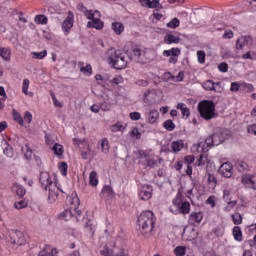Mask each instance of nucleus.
Segmentation results:
<instances>
[{"label": "nucleus", "mask_w": 256, "mask_h": 256, "mask_svg": "<svg viewBox=\"0 0 256 256\" xmlns=\"http://www.w3.org/2000/svg\"><path fill=\"white\" fill-rule=\"evenodd\" d=\"M229 137V132L227 130H219L218 132L212 134L203 142L193 144L191 151L192 153H207L211 147H217L221 145Z\"/></svg>", "instance_id": "1"}, {"label": "nucleus", "mask_w": 256, "mask_h": 256, "mask_svg": "<svg viewBox=\"0 0 256 256\" xmlns=\"http://www.w3.org/2000/svg\"><path fill=\"white\" fill-rule=\"evenodd\" d=\"M157 221V217H155V213L150 210L143 211L137 220L138 227L142 235L145 237H151V233H153V229H155V223Z\"/></svg>", "instance_id": "2"}, {"label": "nucleus", "mask_w": 256, "mask_h": 256, "mask_svg": "<svg viewBox=\"0 0 256 256\" xmlns=\"http://www.w3.org/2000/svg\"><path fill=\"white\" fill-rule=\"evenodd\" d=\"M67 200L71 207L70 209H66L62 213H60L58 215V219H62L63 221H69L71 217H76L77 221H79V217H81L82 213L79 209V205L81 204L79 197H68Z\"/></svg>", "instance_id": "3"}, {"label": "nucleus", "mask_w": 256, "mask_h": 256, "mask_svg": "<svg viewBox=\"0 0 256 256\" xmlns=\"http://www.w3.org/2000/svg\"><path fill=\"white\" fill-rule=\"evenodd\" d=\"M107 61L109 65H112L114 69H125L127 67V60H125V54L121 53V50L111 48L107 52Z\"/></svg>", "instance_id": "4"}, {"label": "nucleus", "mask_w": 256, "mask_h": 256, "mask_svg": "<svg viewBox=\"0 0 256 256\" xmlns=\"http://www.w3.org/2000/svg\"><path fill=\"white\" fill-rule=\"evenodd\" d=\"M198 112L200 113V117H202V119H205V121H211V119L217 117V113H215V102L211 100L199 102Z\"/></svg>", "instance_id": "5"}, {"label": "nucleus", "mask_w": 256, "mask_h": 256, "mask_svg": "<svg viewBox=\"0 0 256 256\" xmlns=\"http://www.w3.org/2000/svg\"><path fill=\"white\" fill-rule=\"evenodd\" d=\"M163 57H169L168 63L172 65H177L179 61V55H181L180 48H171L169 50H164L162 53Z\"/></svg>", "instance_id": "6"}, {"label": "nucleus", "mask_w": 256, "mask_h": 256, "mask_svg": "<svg viewBox=\"0 0 256 256\" xmlns=\"http://www.w3.org/2000/svg\"><path fill=\"white\" fill-rule=\"evenodd\" d=\"M94 15H96V17L87 23V27L88 29H97L98 31H101L104 27V23L101 21V12H99V10H95Z\"/></svg>", "instance_id": "7"}, {"label": "nucleus", "mask_w": 256, "mask_h": 256, "mask_svg": "<svg viewBox=\"0 0 256 256\" xmlns=\"http://www.w3.org/2000/svg\"><path fill=\"white\" fill-rule=\"evenodd\" d=\"M138 197L141 201H149L153 197V186L144 185L138 191Z\"/></svg>", "instance_id": "8"}, {"label": "nucleus", "mask_w": 256, "mask_h": 256, "mask_svg": "<svg viewBox=\"0 0 256 256\" xmlns=\"http://www.w3.org/2000/svg\"><path fill=\"white\" fill-rule=\"evenodd\" d=\"M39 182L42 189H45V191H48V189L53 187V180H51V176L48 174V172L40 173Z\"/></svg>", "instance_id": "9"}, {"label": "nucleus", "mask_w": 256, "mask_h": 256, "mask_svg": "<svg viewBox=\"0 0 256 256\" xmlns=\"http://www.w3.org/2000/svg\"><path fill=\"white\" fill-rule=\"evenodd\" d=\"M220 175H223L226 179H229L233 176V164L231 162H225L219 167Z\"/></svg>", "instance_id": "10"}, {"label": "nucleus", "mask_w": 256, "mask_h": 256, "mask_svg": "<svg viewBox=\"0 0 256 256\" xmlns=\"http://www.w3.org/2000/svg\"><path fill=\"white\" fill-rule=\"evenodd\" d=\"M100 197L105 199V201L113 200L115 198V191H113V187L110 185H104Z\"/></svg>", "instance_id": "11"}, {"label": "nucleus", "mask_w": 256, "mask_h": 256, "mask_svg": "<svg viewBox=\"0 0 256 256\" xmlns=\"http://www.w3.org/2000/svg\"><path fill=\"white\" fill-rule=\"evenodd\" d=\"M73 13L69 12L68 16L65 18V20L62 23V29L64 31L65 35H69L71 32V29H73Z\"/></svg>", "instance_id": "12"}, {"label": "nucleus", "mask_w": 256, "mask_h": 256, "mask_svg": "<svg viewBox=\"0 0 256 256\" xmlns=\"http://www.w3.org/2000/svg\"><path fill=\"white\" fill-rule=\"evenodd\" d=\"M247 45H253V38L251 36H242L236 41V49L241 50Z\"/></svg>", "instance_id": "13"}, {"label": "nucleus", "mask_w": 256, "mask_h": 256, "mask_svg": "<svg viewBox=\"0 0 256 256\" xmlns=\"http://www.w3.org/2000/svg\"><path fill=\"white\" fill-rule=\"evenodd\" d=\"M203 221V213L201 212H192L189 215L188 223L189 225H195L196 223H201Z\"/></svg>", "instance_id": "14"}, {"label": "nucleus", "mask_w": 256, "mask_h": 256, "mask_svg": "<svg viewBox=\"0 0 256 256\" xmlns=\"http://www.w3.org/2000/svg\"><path fill=\"white\" fill-rule=\"evenodd\" d=\"M191 211V204L187 201H184L182 204L178 206L176 209L175 214L180 213L181 215H187Z\"/></svg>", "instance_id": "15"}, {"label": "nucleus", "mask_w": 256, "mask_h": 256, "mask_svg": "<svg viewBox=\"0 0 256 256\" xmlns=\"http://www.w3.org/2000/svg\"><path fill=\"white\" fill-rule=\"evenodd\" d=\"M164 43L166 45H173V43L174 44L181 43V38L173 34H166V36L164 37Z\"/></svg>", "instance_id": "16"}, {"label": "nucleus", "mask_w": 256, "mask_h": 256, "mask_svg": "<svg viewBox=\"0 0 256 256\" xmlns=\"http://www.w3.org/2000/svg\"><path fill=\"white\" fill-rule=\"evenodd\" d=\"M242 183L247 189H254V191H256V182L251 178V176H244L242 178Z\"/></svg>", "instance_id": "17"}, {"label": "nucleus", "mask_w": 256, "mask_h": 256, "mask_svg": "<svg viewBox=\"0 0 256 256\" xmlns=\"http://www.w3.org/2000/svg\"><path fill=\"white\" fill-rule=\"evenodd\" d=\"M171 149L174 153H179V151L185 149V143H183V140L173 141L171 143Z\"/></svg>", "instance_id": "18"}, {"label": "nucleus", "mask_w": 256, "mask_h": 256, "mask_svg": "<svg viewBox=\"0 0 256 256\" xmlns=\"http://www.w3.org/2000/svg\"><path fill=\"white\" fill-rule=\"evenodd\" d=\"M111 29L114 31L116 35H121L123 31H125V25L121 22H113L111 24Z\"/></svg>", "instance_id": "19"}, {"label": "nucleus", "mask_w": 256, "mask_h": 256, "mask_svg": "<svg viewBox=\"0 0 256 256\" xmlns=\"http://www.w3.org/2000/svg\"><path fill=\"white\" fill-rule=\"evenodd\" d=\"M159 119V112L157 110H151L148 114H147V120L148 123H157V120Z\"/></svg>", "instance_id": "20"}, {"label": "nucleus", "mask_w": 256, "mask_h": 256, "mask_svg": "<svg viewBox=\"0 0 256 256\" xmlns=\"http://www.w3.org/2000/svg\"><path fill=\"white\" fill-rule=\"evenodd\" d=\"M0 57H2L4 61H11V49L0 47Z\"/></svg>", "instance_id": "21"}, {"label": "nucleus", "mask_w": 256, "mask_h": 256, "mask_svg": "<svg viewBox=\"0 0 256 256\" xmlns=\"http://www.w3.org/2000/svg\"><path fill=\"white\" fill-rule=\"evenodd\" d=\"M232 235L235 241H243V232L241 231V227L235 226L232 230Z\"/></svg>", "instance_id": "22"}, {"label": "nucleus", "mask_w": 256, "mask_h": 256, "mask_svg": "<svg viewBox=\"0 0 256 256\" xmlns=\"http://www.w3.org/2000/svg\"><path fill=\"white\" fill-rule=\"evenodd\" d=\"M22 151L24 153V157L27 159V161H31L33 159V150L31 147H29V144H25L22 147Z\"/></svg>", "instance_id": "23"}, {"label": "nucleus", "mask_w": 256, "mask_h": 256, "mask_svg": "<svg viewBox=\"0 0 256 256\" xmlns=\"http://www.w3.org/2000/svg\"><path fill=\"white\" fill-rule=\"evenodd\" d=\"M177 109H179L181 111L182 117H186V119H188L189 115H191V112H190L189 108H187L185 103H178Z\"/></svg>", "instance_id": "24"}, {"label": "nucleus", "mask_w": 256, "mask_h": 256, "mask_svg": "<svg viewBox=\"0 0 256 256\" xmlns=\"http://www.w3.org/2000/svg\"><path fill=\"white\" fill-rule=\"evenodd\" d=\"M207 183L210 189H215L217 187V177L211 173H207Z\"/></svg>", "instance_id": "25"}, {"label": "nucleus", "mask_w": 256, "mask_h": 256, "mask_svg": "<svg viewBox=\"0 0 256 256\" xmlns=\"http://www.w3.org/2000/svg\"><path fill=\"white\" fill-rule=\"evenodd\" d=\"M89 185H91V187H97V185H99V179L97 178V172L96 171H92L89 175Z\"/></svg>", "instance_id": "26"}, {"label": "nucleus", "mask_w": 256, "mask_h": 256, "mask_svg": "<svg viewBox=\"0 0 256 256\" xmlns=\"http://www.w3.org/2000/svg\"><path fill=\"white\" fill-rule=\"evenodd\" d=\"M183 193H181V191H179L175 198L173 199L172 203L174 205V207L177 209L179 208V206L183 203Z\"/></svg>", "instance_id": "27"}, {"label": "nucleus", "mask_w": 256, "mask_h": 256, "mask_svg": "<svg viewBox=\"0 0 256 256\" xmlns=\"http://www.w3.org/2000/svg\"><path fill=\"white\" fill-rule=\"evenodd\" d=\"M52 151L54 152V154L57 155V157H61L64 153L63 145H61L59 143H55L52 147Z\"/></svg>", "instance_id": "28"}, {"label": "nucleus", "mask_w": 256, "mask_h": 256, "mask_svg": "<svg viewBox=\"0 0 256 256\" xmlns=\"http://www.w3.org/2000/svg\"><path fill=\"white\" fill-rule=\"evenodd\" d=\"M48 191H49L48 202L54 203L55 201H57V197H59V194H57V192H55V190H53V187L48 188Z\"/></svg>", "instance_id": "29"}, {"label": "nucleus", "mask_w": 256, "mask_h": 256, "mask_svg": "<svg viewBox=\"0 0 256 256\" xmlns=\"http://www.w3.org/2000/svg\"><path fill=\"white\" fill-rule=\"evenodd\" d=\"M205 91H215V83L212 80H207L202 85Z\"/></svg>", "instance_id": "30"}, {"label": "nucleus", "mask_w": 256, "mask_h": 256, "mask_svg": "<svg viewBox=\"0 0 256 256\" xmlns=\"http://www.w3.org/2000/svg\"><path fill=\"white\" fill-rule=\"evenodd\" d=\"M236 168L240 172L247 171L249 169V164H247V162L245 161H238L236 163Z\"/></svg>", "instance_id": "31"}, {"label": "nucleus", "mask_w": 256, "mask_h": 256, "mask_svg": "<svg viewBox=\"0 0 256 256\" xmlns=\"http://www.w3.org/2000/svg\"><path fill=\"white\" fill-rule=\"evenodd\" d=\"M59 171L63 177H67V169H69V165H67V162H61L58 165Z\"/></svg>", "instance_id": "32"}, {"label": "nucleus", "mask_w": 256, "mask_h": 256, "mask_svg": "<svg viewBox=\"0 0 256 256\" xmlns=\"http://www.w3.org/2000/svg\"><path fill=\"white\" fill-rule=\"evenodd\" d=\"M80 71L88 77H90V75H93V67L91 66V64H87L86 67L80 68Z\"/></svg>", "instance_id": "33"}, {"label": "nucleus", "mask_w": 256, "mask_h": 256, "mask_svg": "<svg viewBox=\"0 0 256 256\" xmlns=\"http://www.w3.org/2000/svg\"><path fill=\"white\" fill-rule=\"evenodd\" d=\"M47 21H48V19H47V16H45V15H37L36 17H35V23H37L38 25H47Z\"/></svg>", "instance_id": "34"}, {"label": "nucleus", "mask_w": 256, "mask_h": 256, "mask_svg": "<svg viewBox=\"0 0 256 256\" xmlns=\"http://www.w3.org/2000/svg\"><path fill=\"white\" fill-rule=\"evenodd\" d=\"M163 127L166 131H173L175 129V123H173V120L169 119L163 123Z\"/></svg>", "instance_id": "35"}, {"label": "nucleus", "mask_w": 256, "mask_h": 256, "mask_svg": "<svg viewBox=\"0 0 256 256\" xmlns=\"http://www.w3.org/2000/svg\"><path fill=\"white\" fill-rule=\"evenodd\" d=\"M101 151L105 154L109 153V140H107V138H104L101 141Z\"/></svg>", "instance_id": "36"}, {"label": "nucleus", "mask_w": 256, "mask_h": 256, "mask_svg": "<svg viewBox=\"0 0 256 256\" xmlns=\"http://www.w3.org/2000/svg\"><path fill=\"white\" fill-rule=\"evenodd\" d=\"M5 145H6V147L4 148V155L6 156V157H13V147L11 146V145H9L8 143H7V141H5Z\"/></svg>", "instance_id": "37"}, {"label": "nucleus", "mask_w": 256, "mask_h": 256, "mask_svg": "<svg viewBox=\"0 0 256 256\" xmlns=\"http://www.w3.org/2000/svg\"><path fill=\"white\" fill-rule=\"evenodd\" d=\"M132 53L136 59H143V55H145V52L141 48H134Z\"/></svg>", "instance_id": "38"}, {"label": "nucleus", "mask_w": 256, "mask_h": 256, "mask_svg": "<svg viewBox=\"0 0 256 256\" xmlns=\"http://www.w3.org/2000/svg\"><path fill=\"white\" fill-rule=\"evenodd\" d=\"M145 160L147 162V167H155V165H157V161H155V159L151 158V156L144 154Z\"/></svg>", "instance_id": "39"}, {"label": "nucleus", "mask_w": 256, "mask_h": 256, "mask_svg": "<svg viewBox=\"0 0 256 256\" xmlns=\"http://www.w3.org/2000/svg\"><path fill=\"white\" fill-rule=\"evenodd\" d=\"M34 59H45L47 57V50L41 52H32Z\"/></svg>", "instance_id": "40"}, {"label": "nucleus", "mask_w": 256, "mask_h": 256, "mask_svg": "<svg viewBox=\"0 0 256 256\" xmlns=\"http://www.w3.org/2000/svg\"><path fill=\"white\" fill-rule=\"evenodd\" d=\"M180 22L177 18H173L170 22L167 23V27L170 29H177L179 27Z\"/></svg>", "instance_id": "41"}, {"label": "nucleus", "mask_w": 256, "mask_h": 256, "mask_svg": "<svg viewBox=\"0 0 256 256\" xmlns=\"http://www.w3.org/2000/svg\"><path fill=\"white\" fill-rule=\"evenodd\" d=\"M123 129H125V126H123V124H121V122H118L111 126V131L113 133H117V131H123Z\"/></svg>", "instance_id": "42"}, {"label": "nucleus", "mask_w": 256, "mask_h": 256, "mask_svg": "<svg viewBox=\"0 0 256 256\" xmlns=\"http://www.w3.org/2000/svg\"><path fill=\"white\" fill-rule=\"evenodd\" d=\"M234 225H241L243 223V216L241 214L232 215Z\"/></svg>", "instance_id": "43"}, {"label": "nucleus", "mask_w": 256, "mask_h": 256, "mask_svg": "<svg viewBox=\"0 0 256 256\" xmlns=\"http://www.w3.org/2000/svg\"><path fill=\"white\" fill-rule=\"evenodd\" d=\"M51 246L46 245L43 250L38 253V256H51Z\"/></svg>", "instance_id": "44"}, {"label": "nucleus", "mask_w": 256, "mask_h": 256, "mask_svg": "<svg viewBox=\"0 0 256 256\" xmlns=\"http://www.w3.org/2000/svg\"><path fill=\"white\" fill-rule=\"evenodd\" d=\"M22 93L29 95V79L27 78L23 80Z\"/></svg>", "instance_id": "45"}, {"label": "nucleus", "mask_w": 256, "mask_h": 256, "mask_svg": "<svg viewBox=\"0 0 256 256\" xmlns=\"http://www.w3.org/2000/svg\"><path fill=\"white\" fill-rule=\"evenodd\" d=\"M28 203L25 200H20L14 203L15 209H25L27 207Z\"/></svg>", "instance_id": "46"}, {"label": "nucleus", "mask_w": 256, "mask_h": 256, "mask_svg": "<svg viewBox=\"0 0 256 256\" xmlns=\"http://www.w3.org/2000/svg\"><path fill=\"white\" fill-rule=\"evenodd\" d=\"M205 163H207V156H205L204 154H201L199 159L196 161V165L198 167H203Z\"/></svg>", "instance_id": "47"}, {"label": "nucleus", "mask_w": 256, "mask_h": 256, "mask_svg": "<svg viewBox=\"0 0 256 256\" xmlns=\"http://www.w3.org/2000/svg\"><path fill=\"white\" fill-rule=\"evenodd\" d=\"M227 205L226 207H224V211H231V209H233L235 207V205H237V200H229L226 201Z\"/></svg>", "instance_id": "48"}, {"label": "nucleus", "mask_w": 256, "mask_h": 256, "mask_svg": "<svg viewBox=\"0 0 256 256\" xmlns=\"http://www.w3.org/2000/svg\"><path fill=\"white\" fill-rule=\"evenodd\" d=\"M174 253L176 256H184L186 251H185V247L183 246H178L174 249Z\"/></svg>", "instance_id": "49"}, {"label": "nucleus", "mask_w": 256, "mask_h": 256, "mask_svg": "<svg viewBox=\"0 0 256 256\" xmlns=\"http://www.w3.org/2000/svg\"><path fill=\"white\" fill-rule=\"evenodd\" d=\"M197 57H198V63L203 65V63H205V51L199 50L197 52Z\"/></svg>", "instance_id": "50"}, {"label": "nucleus", "mask_w": 256, "mask_h": 256, "mask_svg": "<svg viewBox=\"0 0 256 256\" xmlns=\"http://www.w3.org/2000/svg\"><path fill=\"white\" fill-rule=\"evenodd\" d=\"M218 69L221 71V73H227V71H229V65L225 62H222L218 65Z\"/></svg>", "instance_id": "51"}, {"label": "nucleus", "mask_w": 256, "mask_h": 256, "mask_svg": "<svg viewBox=\"0 0 256 256\" xmlns=\"http://www.w3.org/2000/svg\"><path fill=\"white\" fill-rule=\"evenodd\" d=\"M27 193V190L23 186H18L16 189V194L18 197H25V194Z\"/></svg>", "instance_id": "52"}, {"label": "nucleus", "mask_w": 256, "mask_h": 256, "mask_svg": "<svg viewBox=\"0 0 256 256\" xmlns=\"http://www.w3.org/2000/svg\"><path fill=\"white\" fill-rule=\"evenodd\" d=\"M99 107L102 111H111V104L107 103L106 101L100 103Z\"/></svg>", "instance_id": "53"}, {"label": "nucleus", "mask_w": 256, "mask_h": 256, "mask_svg": "<svg viewBox=\"0 0 256 256\" xmlns=\"http://www.w3.org/2000/svg\"><path fill=\"white\" fill-rule=\"evenodd\" d=\"M195 162V156L193 155H188L184 157V163L185 165H191L192 163Z\"/></svg>", "instance_id": "54"}, {"label": "nucleus", "mask_w": 256, "mask_h": 256, "mask_svg": "<svg viewBox=\"0 0 256 256\" xmlns=\"http://www.w3.org/2000/svg\"><path fill=\"white\" fill-rule=\"evenodd\" d=\"M84 15L86 18H88L90 21H92L93 19H95V17H97V15H95V11L93 12L92 10H87L84 12Z\"/></svg>", "instance_id": "55"}, {"label": "nucleus", "mask_w": 256, "mask_h": 256, "mask_svg": "<svg viewBox=\"0 0 256 256\" xmlns=\"http://www.w3.org/2000/svg\"><path fill=\"white\" fill-rule=\"evenodd\" d=\"M223 199L224 201H231V190L229 189L223 190Z\"/></svg>", "instance_id": "56"}, {"label": "nucleus", "mask_w": 256, "mask_h": 256, "mask_svg": "<svg viewBox=\"0 0 256 256\" xmlns=\"http://www.w3.org/2000/svg\"><path fill=\"white\" fill-rule=\"evenodd\" d=\"M130 119L132 121H139V119H141V113H139V112L130 113Z\"/></svg>", "instance_id": "57"}, {"label": "nucleus", "mask_w": 256, "mask_h": 256, "mask_svg": "<svg viewBox=\"0 0 256 256\" xmlns=\"http://www.w3.org/2000/svg\"><path fill=\"white\" fill-rule=\"evenodd\" d=\"M112 85H121L123 83V77L117 76L111 80Z\"/></svg>", "instance_id": "58"}, {"label": "nucleus", "mask_w": 256, "mask_h": 256, "mask_svg": "<svg viewBox=\"0 0 256 256\" xmlns=\"http://www.w3.org/2000/svg\"><path fill=\"white\" fill-rule=\"evenodd\" d=\"M160 0H150V5H149V9H157V7H159V5H161L159 3Z\"/></svg>", "instance_id": "59"}, {"label": "nucleus", "mask_w": 256, "mask_h": 256, "mask_svg": "<svg viewBox=\"0 0 256 256\" xmlns=\"http://www.w3.org/2000/svg\"><path fill=\"white\" fill-rule=\"evenodd\" d=\"M24 121H26L27 123H31V121H33V114L27 111L24 116Z\"/></svg>", "instance_id": "60"}, {"label": "nucleus", "mask_w": 256, "mask_h": 256, "mask_svg": "<svg viewBox=\"0 0 256 256\" xmlns=\"http://www.w3.org/2000/svg\"><path fill=\"white\" fill-rule=\"evenodd\" d=\"M247 133H251L252 135H256V124H252L248 126Z\"/></svg>", "instance_id": "61"}, {"label": "nucleus", "mask_w": 256, "mask_h": 256, "mask_svg": "<svg viewBox=\"0 0 256 256\" xmlns=\"http://www.w3.org/2000/svg\"><path fill=\"white\" fill-rule=\"evenodd\" d=\"M131 135H133L134 137H136V139H141V132H139L138 128H134L131 131Z\"/></svg>", "instance_id": "62"}, {"label": "nucleus", "mask_w": 256, "mask_h": 256, "mask_svg": "<svg viewBox=\"0 0 256 256\" xmlns=\"http://www.w3.org/2000/svg\"><path fill=\"white\" fill-rule=\"evenodd\" d=\"M14 121L18 123L19 125L23 126L24 120L19 114H15Z\"/></svg>", "instance_id": "63"}, {"label": "nucleus", "mask_w": 256, "mask_h": 256, "mask_svg": "<svg viewBox=\"0 0 256 256\" xmlns=\"http://www.w3.org/2000/svg\"><path fill=\"white\" fill-rule=\"evenodd\" d=\"M239 83H237V82H233L232 84H231V88H230V91H233L234 93H236V91H239Z\"/></svg>", "instance_id": "64"}]
</instances>
